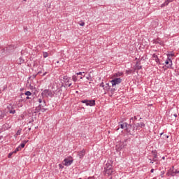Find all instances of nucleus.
<instances>
[{
	"mask_svg": "<svg viewBox=\"0 0 179 179\" xmlns=\"http://www.w3.org/2000/svg\"><path fill=\"white\" fill-rule=\"evenodd\" d=\"M54 94H55V92L51 90H44L41 93L43 97H54Z\"/></svg>",
	"mask_w": 179,
	"mask_h": 179,
	"instance_id": "obj_1",
	"label": "nucleus"
},
{
	"mask_svg": "<svg viewBox=\"0 0 179 179\" xmlns=\"http://www.w3.org/2000/svg\"><path fill=\"white\" fill-rule=\"evenodd\" d=\"M106 174L108 176H111L113 173H114V169H113V166L110 163H107L104 168Z\"/></svg>",
	"mask_w": 179,
	"mask_h": 179,
	"instance_id": "obj_2",
	"label": "nucleus"
},
{
	"mask_svg": "<svg viewBox=\"0 0 179 179\" xmlns=\"http://www.w3.org/2000/svg\"><path fill=\"white\" fill-rule=\"evenodd\" d=\"M63 82L66 86L71 87L72 86V82L71 81V78L68 77V76H65L63 78Z\"/></svg>",
	"mask_w": 179,
	"mask_h": 179,
	"instance_id": "obj_3",
	"label": "nucleus"
},
{
	"mask_svg": "<svg viewBox=\"0 0 179 179\" xmlns=\"http://www.w3.org/2000/svg\"><path fill=\"white\" fill-rule=\"evenodd\" d=\"M127 147V141H120L119 143H117V144L116 145V150L120 151V150H122V149H124V148Z\"/></svg>",
	"mask_w": 179,
	"mask_h": 179,
	"instance_id": "obj_4",
	"label": "nucleus"
},
{
	"mask_svg": "<svg viewBox=\"0 0 179 179\" xmlns=\"http://www.w3.org/2000/svg\"><path fill=\"white\" fill-rule=\"evenodd\" d=\"M122 82V80L121 79V78H115L114 79L110 80V83L113 87H115L117 85H120V83H121Z\"/></svg>",
	"mask_w": 179,
	"mask_h": 179,
	"instance_id": "obj_5",
	"label": "nucleus"
},
{
	"mask_svg": "<svg viewBox=\"0 0 179 179\" xmlns=\"http://www.w3.org/2000/svg\"><path fill=\"white\" fill-rule=\"evenodd\" d=\"M119 127L122 129H127V128H129V124H127V122H119Z\"/></svg>",
	"mask_w": 179,
	"mask_h": 179,
	"instance_id": "obj_6",
	"label": "nucleus"
},
{
	"mask_svg": "<svg viewBox=\"0 0 179 179\" xmlns=\"http://www.w3.org/2000/svg\"><path fill=\"white\" fill-rule=\"evenodd\" d=\"M85 155H86V150H85V149L78 152V156L80 159H83V157H85Z\"/></svg>",
	"mask_w": 179,
	"mask_h": 179,
	"instance_id": "obj_7",
	"label": "nucleus"
},
{
	"mask_svg": "<svg viewBox=\"0 0 179 179\" xmlns=\"http://www.w3.org/2000/svg\"><path fill=\"white\" fill-rule=\"evenodd\" d=\"M126 131H127L128 134H130V135H132V134H135L134 129H132V125H131V124H129V127L126 128Z\"/></svg>",
	"mask_w": 179,
	"mask_h": 179,
	"instance_id": "obj_8",
	"label": "nucleus"
},
{
	"mask_svg": "<svg viewBox=\"0 0 179 179\" xmlns=\"http://www.w3.org/2000/svg\"><path fill=\"white\" fill-rule=\"evenodd\" d=\"M7 108L8 110H9L10 114H15L16 113V110L13 109V106H12V105H9L8 106H7Z\"/></svg>",
	"mask_w": 179,
	"mask_h": 179,
	"instance_id": "obj_9",
	"label": "nucleus"
},
{
	"mask_svg": "<svg viewBox=\"0 0 179 179\" xmlns=\"http://www.w3.org/2000/svg\"><path fill=\"white\" fill-rule=\"evenodd\" d=\"M36 110V111H41V113H45L47 111V109L43 108L41 105H39Z\"/></svg>",
	"mask_w": 179,
	"mask_h": 179,
	"instance_id": "obj_10",
	"label": "nucleus"
},
{
	"mask_svg": "<svg viewBox=\"0 0 179 179\" xmlns=\"http://www.w3.org/2000/svg\"><path fill=\"white\" fill-rule=\"evenodd\" d=\"M153 60L157 62V64H160V59H159V57L156 54L152 55Z\"/></svg>",
	"mask_w": 179,
	"mask_h": 179,
	"instance_id": "obj_11",
	"label": "nucleus"
},
{
	"mask_svg": "<svg viewBox=\"0 0 179 179\" xmlns=\"http://www.w3.org/2000/svg\"><path fill=\"white\" fill-rule=\"evenodd\" d=\"M122 75H124V73L123 72H121V71H117V73H115L113 74V78H120V76H122Z\"/></svg>",
	"mask_w": 179,
	"mask_h": 179,
	"instance_id": "obj_12",
	"label": "nucleus"
},
{
	"mask_svg": "<svg viewBox=\"0 0 179 179\" xmlns=\"http://www.w3.org/2000/svg\"><path fill=\"white\" fill-rule=\"evenodd\" d=\"M87 106H90V107H93V106H96V101L88 100V103H87Z\"/></svg>",
	"mask_w": 179,
	"mask_h": 179,
	"instance_id": "obj_13",
	"label": "nucleus"
},
{
	"mask_svg": "<svg viewBox=\"0 0 179 179\" xmlns=\"http://www.w3.org/2000/svg\"><path fill=\"white\" fill-rule=\"evenodd\" d=\"M64 165L68 166H71V164H72L73 161L69 160L68 159H64Z\"/></svg>",
	"mask_w": 179,
	"mask_h": 179,
	"instance_id": "obj_14",
	"label": "nucleus"
},
{
	"mask_svg": "<svg viewBox=\"0 0 179 179\" xmlns=\"http://www.w3.org/2000/svg\"><path fill=\"white\" fill-rule=\"evenodd\" d=\"M4 51H6V54H10L12 52V46L4 48Z\"/></svg>",
	"mask_w": 179,
	"mask_h": 179,
	"instance_id": "obj_15",
	"label": "nucleus"
},
{
	"mask_svg": "<svg viewBox=\"0 0 179 179\" xmlns=\"http://www.w3.org/2000/svg\"><path fill=\"white\" fill-rule=\"evenodd\" d=\"M166 60L169 62V66H168V68H171V66H173V61L171 60V57H170V56H168Z\"/></svg>",
	"mask_w": 179,
	"mask_h": 179,
	"instance_id": "obj_16",
	"label": "nucleus"
},
{
	"mask_svg": "<svg viewBox=\"0 0 179 179\" xmlns=\"http://www.w3.org/2000/svg\"><path fill=\"white\" fill-rule=\"evenodd\" d=\"M169 171L171 173V177H174V176H176V171H174V166H172V168L169 169Z\"/></svg>",
	"mask_w": 179,
	"mask_h": 179,
	"instance_id": "obj_17",
	"label": "nucleus"
},
{
	"mask_svg": "<svg viewBox=\"0 0 179 179\" xmlns=\"http://www.w3.org/2000/svg\"><path fill=\"white\" fill-rule=\"evenodd\" d=\"M152 161L157 162V152H153Z\"/></svg>",
	"mask_w": 179,
	"mask_h": 179,
	"instance_id": "obj_18",
	"label": "nucleus"
},
{
	"mask_svg": "<svg viewBox=\"0 0 179 179\" xmlns=\"http://www.w3.org/2000/svg\"><path fill=\"white\" fill-rule=\"evenodd\" d=\"M17 62L19 65H22V64L24 62V60L22 59V57H20L19 59L17 61Z\"/></svg>",
	"mask_w": 179,
	"mask_h": 179,
	"instance_id": "obj_19",
	"label": "nucleus"
},
{
	"mask_svg": "<svg viewBox=\"0 0 179 179\" xmlns=\"http://www.w3.org/2000/svg\"><path fill=\"white\" fill-rule=\"evenodd\" d=\"M134 128H136V129H138L139 130L142 127H141L140 123H137V124H134Z\"/></svg>",
	"mask_w": 179,
	"mask_h": 179,
	"instance_id": "obj_20",
	"label": "nucleus"
},
{
	"mask_svg": "<svg viewBox=\"0 0 179 179\" xmlns=\"http://www.w3.org/2000/svg\"><path fill=\"white\" fill-rule=\"evenodd\" d=\"M20 134H22V129H20L17 130V133L15 134V136H19V135H20Z\"/></svg>",
	"mask_w": 179,
	"mask_h": 179,
	"instance_id": "obj_21",
	"label": "nucleus"
},
{
	"mask_svg": "<svg viewBox=\"0 0 179 179\" xmlns=\"http://www.w3.org/2000/svg\"><path fill=\"white\" fill-rule=\"evenodd\" d=\"M136 67L137 68V69H142V66L139 64V62H136Z\"/></svg>",
	"mask_w": 179,
	"mask_h": 179,
	"instance_id": "obj_22",
	"label": "nucleus"
},
{
	"mask_svg": "<svg viewBox=\"0 0 179 179\" xmlns=\"http://www.w3.org/2000/svg\"><path fill=\"white\" fill-rule=\"evenodd\" d=\"M72 80H73V82H76V80H78V76H72Z\"/></svg>",
	"mask_w": 179,
	"mask_h": 179,
	"instance_id": "obj_23",
	"label": "nucleus"
},
{
	"mask_svg": "<svg viewBox=\"0 0 179 179\" xmlns=\"http://www.w3.org/2000/svg\"><path fill=\"white\" fill-rule=\"evenodd\" d=\"M43 58H47V57H48V53L47 52H43Z\"/></svg>",
	"mask_w": 179,
	"mask_h": 179,
	"instance_id": "obj_24",
	"label": "nucleus"
},
{
	"mask_svg": "<svg viewBox=\"0 0 179 179\" xmlns=\"http://www.w3.org/2000/svg\"><path fill=\"white\" fill-rule=\"evenodd\" d=\"M89 100H83L81 101V103H83V104H86V106H87Z\"/></svg>",
	"mask_w": 179,
	"mask_h": 179,
	"instance_id": "obj_25",
	"label": "nucleus"
},
{
	"mask_svg": "<svg viewBox=\"0 0 179 179\" xmlns=\"http://www.w3.org/2000/svg\"><path fill=\"white\" fill-rule=\"evenodd\" d=\"M20 150H22V148L20 146H18L14 151V153H16V152H19Z\"/></svg>",
	"mask_w": 179,
	"mask_h": 179,
	"instance_id": "obj_26",
	"label": "nucleus"
},
{
	"mask_svg": "<svg viewBox=\"0 0 179 179\" xmlns=\"http://www.w3.org/2000/svg\"><path fill=\"white\" fill-rule=\"evenodd\" d=\"M86 79L87 80H90V82H92V76L90 75H88L87 76H86Z\"/></svg>",
	"mask_w": 179,
	"mask_h": 179,
	"instance_id": "obj_27",
	"label": "nucleus"
},
{
	"mask_svg": "<svg viewBox=\"0 0 179 179\" xmlns=\"http://www.w3.org/2000/svg\"><path fill=\"white\" fill-rule=\"evenodd\" d=\"M25 96H31V92L30 91H27L25 92Z\"/></svg>",
	"mask_w": 179,
	"mask_h": 179,
	"instance_id": "obj_28",
	"label": "nucleus"
},
{
	"mask_svg": "<svg viewBox=\"0 0 179 179\" xmlns=\"http://www.w3.org/2000/svg\"><path fill=\"white\" fill-rule=\"evenodd\" d=\"M24 146H26V145H25L24 143H22L19 145L20 148H21V149H23V148H24Z\"/></svg>",
	"mask_w": 179,
	"mask_h": 179,
	"instance_id": "obj_29",
	"label": "nucleus"
},
{
	"mask_svg": "<svg viewBox=\"0 0 179 179\" xmlns=\"http://www.w3.org/2000/svg\"><path fill=\"white\" fill-rule=\"evenodd\" d=\"M78 24L82 27L85 26V22L83 21H80Z\"/></svg>",
	"mask_w": 179,
	"mask_h": 179,
	"instance_id": "obj_30",
	"label": "nucleus"
},
{
	"mask_svg": "<svg viewBox=\"0 0 179 179\" xmlns=\"http://www.w3.org/2000/svg\"><path fill=\"white\" fill-rule=\"evenodd\" d=\"M167 57H170L171 58V57H174V53H169Z\"/></svg>",
	"mask_w": 179,
	"mask_h": 179,
	"instance_id": "obj_31",
	"label": "nucleus"
},
{
	"mask_svg": "<svg viewBox=\"0 0 179 179\" xmlns=\"http://www.w3.org/2000/svg\"><path fill=\"white\" fill-rule=\"evenodd\" d=\"M108 84H106V87H103V90H108Z\"/></svg>",
	"mask_w": 179,
	"mask_h": 179,
	"instance_id": "obj_32",
	"label": "nucleus"
},
{
	"mask_svg": "<svg viewBox=\"0 0 179 179\" xmlns=\"http://www.w3.org/2000/svg\"><path fill=\"white\" fill-rule=\"evenodd\" d=\"M83 73H85V72H83V73L79 72V73H77L76 75H77V76H78V75H81V76H83Z\"/></svg>",
	"mask_w": 179,
	"mask_h": 179,
	"instance_id": "obj_33",
	"label": "nucleus"
},
{
	"mask_svg": "<svg viewBox=\"0 0 179 179\" xmlns=\"http://www.w3.org/2000/svg\"><path fill=\"white\" fill-rule=\"evenodd\" d=\"M139 124H140V127H141V128H143V127H145V123L141 122V123H139Z\"/></svg>",
	"mask_w": 179,
	"mask_h": 179,
	"instance_id": "obj_34",
	"label": "nucleus"
},
{
	"mask_svg": "<svg viewBox=\"0 0 179 179\" xmlns=\"http://www.w3.org/2000/svg\"><path fill=\"white\" fill-rule=\"evenodd\" d=\"M13 153H15V152H10V153L8 154V158L12 157V155H13Z\"/></svg>",
	"mask_w": 179,
	"mask_h": 179,
	"instance_id": "obj_35",
	"label": "nucleus"
},
{
	"mask_svg": "<svg viewBox=\"0 0 179 179\" xmlns=\"http://www.w3.org/2000/svg\"><path fill=\"white\" fill-rule=\"evenodd\" d=\"M166 176H168V177H169V176H171L170 170H169L168 172L166 173Z\"/></svg>",
	"mask_w": 179,
	"mask_h": 179,
	"instance_id": "obj_36",
	"label": "nucleus"
},
{
	"mask_svg": "<svg viewBox=\"0 0 179 179\" xmlns=\"http://www.w3.org/2000/svg\"><path fill=\"white\" fill-rule=\"evenodd\" d=\"M99 86L104 88V83H101Z\"/></svg>",
	"mask_w": 179,
	"mask_h": 179,
	"instance_id": "obj_37",
	"label": "nucleus"
},
{
	"mask_svg": "<svg viewBox=\"0 0 179 179\" xmlns=\"http://www.w3.org/2000/svg\"><path fill=\"white\" fill-rule=\"evenodd\" d=\"M164 3L165 4L166 6H167V5H169V1L166 0Z\"/></svg>",
	"mask_w": 179,
	"mask_h": 179,
	"instance_id": "obj_38",
	"label": "nucleus"
},
{
	"mask_svg": "<svg viewBox=\"0 0 179 179\" xmlns=\"http://www.w3.org/2000/svg\"><path fill=\"white\" fill-rule=\"evenodd\" d=\"M59 169H64V166H62V164H59Z\"/></svg>",
	"mask_w": 179,
	"mask_h": 179,
	"instance_id": "obj_39",
	"label": "nucleus"
},
{
	"mask_svg": "<svg viewBox=\"0 0 179 179\" xmlns=\"http://www.w3.org/2000/svg\"><path fill=\"white\" fill-rule=\"evenodd\" d=\"M38 103H43V99H38Z\"/></svg>",
	"mask_w": 179,
	"mask_h": 179,
	"instance_id": "obj_40",
	"label": "nucleus"
},
{
	"mask_svg": "<svg viewBox=\"0 0 179 179\" xmlns=\"http://www.w3.org/2000/svg\"><path fill=\"white\" fill-rule=\"evenodd\" d=\"M165 64L166 65H169V64H170V62H169V60H166Z\"/></svg>",
	"mask_w": 179,
	"mask_h": 179,
	"instance_id": "obj_41",
	"label": "nucleus"
},
{
	"mask_svg": "<svg viewBox=\"0 0 179 179\" xmlns=\"http://www.w3.org/2000/svg\"><path fill=\"white\" fill-rule=\"evenodd\" d=\"M161 173V177L163 178V176H164V171H162Z\"/></svg>",
	"mask_w": 179,
	"mask_h": 179,
	"instance_id": "obj_42",
	"label": "nucleus"
},
{
	"mask_svg": "<svg viewBox=\"0 0 179 179\" xmlns=\"http://www.w3.org/2000/svg\"><path fill=\"white\" fill-rule=\"evenodd\" d=\"M164 6H166V4L164 3H163L162 5H161V8H164Z\"/></svg>",
	"mask_w": 179,
	"mask_h": 179,
	"instance_id": "obj_43",
	"label": "nucleus"
},
{
	"mask_svg": "<svg viewBox=\"0 0 179 179\" xmlns=\"http://www.w3.org/2000/svg\"><path fill=\"white\" fill-rule=\"evenodd\" d=\"M27 142H29V141L27 140V141H24L23 142H22V143H24V145H26V143H27Z\"/></svg>",
	"mask_w": 179,
	"mask_h": 179,
	"instance_id": "obj_44",
	"label": "nucleus"
},
{
	"mask_svg": "<svg viewBox=\"0 0 179 179\" xmlns=\"http://www.w3.org/2000/svg\"><path fill=\"white\" fill-rule=\"evenodd\" d=\"M175 174H179V171L175 170Z\"/></svg>",
	"mask_w": 179,
	"mask_h": 179,
	"instance_id": "obj_45",
	"label": "nucleus"
},
{
	"mask_svg": "<svg viewBox=\"0 0 179 179\" xmlns=\"http://www.w3.org/2000/svg\"><path fill=\"white\" fill-rule=\"evenodd\" d=\"M43 73V71H41H41H38L37 75H40V73Z\"/></svg>",
	"mask_w": 179,
	"mask_h": 179,
	"instance_id": "obj_46",
	"label": "nucleus"
},
{
	"mask_svg": "<svg viewBox=\"0 0 179 179\" xmlns=\"http://www.w3.org/2000/svg\"><path fill=\"white\" fill-rule=\"evenodd\" d=\"M166 1H168V3H170V2H173V1L174 0H166Z\"/></svg>",
	"mask_w": 179,
	"mask_h": 179,
	"instance_id": "obj_47",
	"label": "nucleus"
},
{
	"mask_svg": "<svg viewBox=\"0 0 179 179\" xmlns=\"http://www.w3.org/2000/svg\"><path fill=\"white\" fill-rule=\"evenodd\" d=\"M164 138H166V139H168V138H169V136H167V135H164Z\"/></svg>",
	"mask_w": 179,
	"mask_h": 179,
	"instance_id": "obj_48",
	"label": "nucleus"
},
{
	"mask_svg": "<svg viewBox=\"0 0 179 179\" xmlns=\"http://www.w3.org/2000/svg\"><path fill=\"white\" fill-rule=\"evenodd\" d=\"M47 75V72H45L43 74V76H45Z\"/></svg>",
	"mask_w": 179,
	"mask_h": 179,
	"instance_id": "obj_49",
	"label": "nucleus"
},
{
	"mask_svg": "<svg viewBox=\"0 0 179 179\" xmlns=\"http://www.w3.org/2000/svg\"><path fill=\"white\" fill-rule=\"evenodd\" d=\"M133 119L134 120V121H135L136 120H137L136 116H134V117H133Z\"/></svg>",
	"mask_w": 179,
	"mask_h": 179,
	"instance_id": "obj_50",
	"label": "nucleus"
},
{
	"mask_svg": "<svg viewBox=\"0 0 179 179\" xmlns=\"http://www.w3.org/2000/svg\"><path fill=\"white\" fill-rule=\"evenodd\" d=\"M155 169H151L150 173H154Z\"/></svg>",
	"mask_w": 179,
	"mask_h": 179,
	"instance_id": "obj_51",
	"label": "nucleus"
},
{
	"mask_svg": "<svg viewBox=\"0 0 179 179\" xmlns=\"http://www.w3.org/2000/svg\"><path fill=\"white\" fill-rule=\"evenodd\" d=\"M36 76H37V74L33 75V78H36Z\"/></svg>",
	"mask_w": 179,
	"mask_h": 179,
	"instance_id": "obj_52",
	"label": "nucleus"
},
{
	"mask_svg": "<svg viewBox=\"0 0 179 179\" xmlns=\"http://www.w3.org/2000/svg\"><path fill=\"white\" fill-rule=\"evenodd\" d=\"M173 115H174V117H175L176 118H177V114H176V113H175Z\"/></svg>",
	"mask_w": 179,
	"mask_h": 179,
	"instance_id": "obj_53",
	"label": "nucleus"
},
{
	"mask_svg": "<svg viewBox=\"0 0 179 179\" xmlns=\"http://www.w3.org/2000/svg\"><path fill=\"white\" fill-rule=\"evenodd\" d=\"M30 98L29 96L26 97V100H29Z\"/></svg>",
	"mask_w": 179,
	"mask_h": 179,
	"instance_id": "obj_54",
	"label": "nucleus"
},
{
	"mask_svg": "<svg viewBox=\"0 0 179 179\" xmlns=\"http://www.w3.org/2000/svg\"><path fill=\"white\" fill-rule=\"evenodd\" d=\"M2 138H3V136H0V140L2 139Z\"/></svg>",
	"mask_w": 179,
	"mask_h": 179,
	"instance_id": "obj_55",
	"label": "nucleus"
},
{
	"mask_svg": "<svg viewBox=\"0 0 179 179\" xmlns=\"http://www.w3.org/2000/svg\"><path fill=\"white\" fill-rule=\"evenodd\" d=\"M80 79H83V77H80Z\"/></svg>",
	"mask_w": 179,
	"mask_h": 179,
	"instance_id": "obj_56",
	"label": "nucleus"
},
{
	"mask_svg": "<svg viewBox=\"0 0 179 179\" xmlns=\"http://www.w3.org/2000/svg\"><path fill=\"white\" fill-rule=\"evenodd\" d=\"M162 135H163V133H161V134H160V136H162Z\"/></svg>",
	"mask_w": 179,
	"mask_h": 179,
	"instance_id": "obj_57",
	"label": "nucleus"
},
{
	"mask_svg": "<svg viewBox=\"0 0 179 179\" xmlns=\"http://www.w3.org/2000/svg\"><path fill=\"white\" fill-rule=\"evenodd\" d=\"M130 120H134V117H131Z\"/></svg>",
	"mask_w": 179,
	"mask_h": 179,
	"instance_id": "obj_58",
	"label": "nucleus"
},
{
	"mask_svg": "<svg viewBox=\"0 0 179 179\" xmlns=\"http://www.w3.org/2000/svg\"><path fill=\"white\" fill-rule=\"evenodd\" d=\"M118 129H120V128H117V131H118Z\"/></svg>",
	"mask_w": 179,
	"mask_h": 179,
	"instance_id": "obj_59",
	"label": "nucleus"
},
{
	"mask_svg": "<svg viewBox=\"0 0 179 179\" xmlns=\"http://www.w3.org/2000/svg\"><path fill=\"white\" fill-rule=\"evenodd\" d=\"M108 134H110V131H108Z\"/></svg>",
	"mask_w": 179,
	"mask_h": 179,
	"instance_id": "obj_60",
	"label": "nucleus"
},
{
	"mask_svg": "<svg viewBox=\"0 0 179 179\" xmlns=\"http://www.w3.org/2000/svg\"><path fill=\"white\" fill-rule=\"evenodd\" d=\"M150 163H153V162H150Z\"/></svg>",
	"mask_w": 179,
	"mask_h": 179,
	"instance_id": "obj_61",
	"label": "nucleus"
},
{
	"mask_svg": "<svg viewBox=\"0 0 179 179\" xmlns=\"http://www.w3.org/2000/svg\"><path fill=\"white\" fill-rule=\"evenodd\" d=\"M24 1H27V0H24Z\"/></svg>",
	"mask_w": 179,
	"mask_h": 179,
	"instance_id": "obj_62",
	"label": "nucleus"
},
{
	"mask_svg": "<svg viewBox=\"0 0 179 179\" xmlns=\"http://www.w3.org/2000/svg\"><path fill=\"white\" fill-rule=\"evenodd\" d=\"M79 179H82V178H79Z\"/></svg>",
	"mask_w": 179,
	"mask_h": 179,
	"instance_id": "obj_63",
	"label": "nucleus"
}]
</instances>
